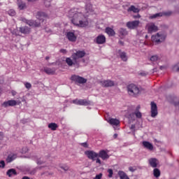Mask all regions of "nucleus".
<instances>
[{
	"mask_svg": "<svg viewBox=\"0 0 179 179\" xmlns=\"http://www.w3.org/2000/svg\"><path fill=\"white\" fill-rule=\"evenodd\" d=\"M69 17L71 18V23L78 27H86L89 24L87 17L78 8H71L69 11Z\"/></svg>",
	"mask_w": 179,
	"mask_h": 179,
	"instance_id": "obj_1",
	"label": "nucleus"
},
{
	"mask_svg": "<svg viewBox=\"0 0 179 179\" xmlns=\"http://www.w3.org/2000/svg\"><path fill=\"white\" fill-rule=\"evenodd\" d=\"M86 55V52L83 50H78L76 53H73L71 57L66 58V63L69 66L79 65L80 59Z\"/></svg>",
	"mask_w": 179,
	"mask_h": 179,
	"instance_id": "obj_2",
	"label": "nucleus"
},
{
	"mask_svg": "<svg viewBox=\"0 0 179 179\" xmlns=\"http://www.w3.org/2000/svg\"><path fill=\"white\" fill-rule=\"evenodd\" d=\"M127 93L131 97H138L141 94V88L135 84H130L127 87Z\"/></svg>",
	"mask_w": 179,
	"mask_h": 179,
	"instance_id": "obj_3",
	"label": "nucleus"
},
{
	"mask_svg": "<svg viewBox=\"0 0 179 179\" xmlns=\"http://www.w3.org/2000/svg\"><path fill=\"white\" fill-rule=\"evenodd\" d=\"M164 40H166V35L163 34L158 33L152 36V41L153 43H157V44H159V43H163Z\"/></svg>",
	"mask_w": 179,
	"mask_h": 179,
	"instance_id": "obj_4",
	"label": "nucleus"
},
{
	"mask_svg": "<svg viewBox=\"0 0 179 179\" xmlns=\"http://www.w3.org/2000/svg\"><path fill=\"white\" fill-rule=\"evenodd\" d=\"M73 104H77L78 106H90L92 102L87 99H74L73 100Z\"/></svg>",
	"mask_w": 179,
	"mask_h": 179,
	"instance_id": "obj_5",
	"label": "nucleus"
},
{
	"mask_svg": "<svg viewBox=\"0 0 179 179\" xmlns=\"http://www.w3.org/2000/svg\"><path fill=\"white\" fill-rule=\"evenodd\" d=\"M85 155L90 159V160H92L93 162L96 161V159L99 157V154L93 150H87L85 151Z\"/></svg>",
	"mask_w": 179,
	"mask_h": 179,
	"instance_id": "obj_6",
	"label": "nucleus"
},
{
	"mask_svg": "<svg viewBox=\"0 0 179 179\" xmlns=\"http://www.w3.org/2000/svg\"><path fill=\"white\" fill-rule=\"evenodd\" d=\"M22 104V101H15V100H9L8 101H5L3 103V107H13L15 106H19Z\"/></svg>",
	"mask_w": 179,
	"mask_h": 179,
	"instance_id": "obj_7",
	"label": "nucleus"
},
{
	"mask_svg": "<svg viewBox=\"0 0 179 179\" xmlns=\"http://www.w3.org/2000/svg\"><path fill=\"white\" fill-rule=\"evenodd\" d=\"M71 80H73V82H77V83H80L81 85L87 82V79L76 75H73L71 76Z\"/></svg>",
	"mask_w": 179,
	"mask_h": 179,
	"instance_id": "obj_8",
	"label": "nucleus"
},
{
	"mask_svg": "<svg viewBox=\"0 0 179 179\" xmlns=\"http://www.w3.org/2000/svg\"><path fill=\"white\" fill-rule=\"evenodd\" d=\"M139 20L128 22H127V27H128V29L134 30V29H136V27L139 26Z\"/></svg>",
	"mask_w": 179,
	"mask_h": 179,
	"instance_id": "obj_9",
	"label": "nucleus"
},
{
	"mask_svg": "<svg viewBox=\"0 0 179 179\" xmlns=\"http://www.w3.org/2000/svg\"><path fill=\"white\" fill-rule=\"evenodd\" d=\"M146 29L148 33H153V31H157V30H159V28L157 27V26H155V23L153 22L147 24Z\"/></svg>",
	"mask_w": 179,
	"mask_h": 179,
	"instance_id": "obj_10",
	"label": "nucleus"
},
{
	"mask_svg": "<svg viewBox=\"0 0 179 179\" xmlns=\"http://www.w3.org/2000/svg\"><path fill=\"white\" fill-rule=\"evenodd\" d=\"M157 114V105L155 102H151V117L155 118Z\"/></svg>",
	"mask_w": 179,
	"mask_h": 179,
	"instance_id": "obj_11",
	"label": "nucleus"
},
{
	"mask_svg": "<svg viewBox=\"0 0 179 179\" xmlns=\"http://www.w3.org/2000/svg\"><path fill=\"white\" fill-rule=\"evenodd\" d=\"M17 6L19 10H24L27 8V4L22 0H17Z\"/></svg>",
	"mask_w": 179,
	"mask_h": 179,
	"instance_id": "obj_12",
	"label": "nucleus"
},
{
	"mask_svg": "<svg viewBox=\"0 0 179 179\" xmlns=\"http://www.w3.org/2000/svg\"><path fill=\"white\" fill-rule=\"evenodd\" d=\"M98 157H100L102 160H108V159H110V155H108L107 151L102 150L99 151Z\"/></svg>",
	"mask_w": 179,
	"mask_h": 179,
	"instance_id": "obj_13",
	"label": "nucleus"
},
{
	"mask_svg": "<svg viewBox=\"0 0 179 179\" xmlns=\"http://www.w3.org/2000/svg\"><path fill=\"white\" fill-rule=\"evenodd\" d=\"M101 83L103 87H112V86H114L115 85L114 81L110 80L101 81Z\"/></svg>",
	"mask_w": 179,
	"mask_h": 179,
	"instance_id": "obj_14",
	"label": "nucleus"
},
{
	"mask_svg": "<svg viewBox=\"0 0 179 179\" xmlns=\"http://www.w3.org/2000/svg\"><path fill=\"white\" fill-rule=\"evenodd\" d=\"M94 43L96 44H104L106 43V36L104 35H99L94 39Z\"/></svg>",
	"mask_w": 179,
	"mask_h": 179,
	"instance_id": "obj_15",
	"label": "nucleus"
},
{
	"mask_svg": "<svg viewBox=\"0 0 179 179\" xmlns=\"http://www.w3.org/2000/svg\"><path fill=\"white\" fill-rule=\"evenodd\" d=\"M170 15H171V13L170 12L158 13L151 15L150 19H156L157 17H162V16H170Z\"/></svg>",
	"mask_w": 179,
	"mask_h": 179,
	"instance_id": "obj_16",
	"label": "nucleus"
},
{
	"mask_svg": "<svg viewBox=\"0 0 179 179\" xmlns=\"http://www.w3.org/2000/svg\"><path fill=\"white\" fill-rule=\"evenodd\" d=\"M26 23L31 27H40L41 24V22H38V21H33V20H26Z\"/></svg>",
	"mask_w": 179,
	"mask_h": 179,
	"instance_id": "obj_17",
	"label": "nucleus"
},
{
	"mask_svg": "<svg viewBox=\"0 0 179 179\" xmlns=\"http://www.w3.org/2000/svg\"><path fill=\"white\" fill-rule=\"evenodd\" d=\"M148 163L151 167L156 169V167H157V164H159V161L156 158H150L148 160Z\"/></svg>",
	"mask_w": 179,
	"mask_h": 179,
	"instance_id": "obj_18",
	"label": "nucleus"
},
{
	"mask_svg": "<svg viewBox=\"0 0 179 179\" xmlns=\"http://www.w3.org/2000/svg\"><path fill=\"white\" fill-rule=\"evenodd\" d=\"M47 17H48V15L47 14H45V13H43V12L38 13L37 19L39 20V22H41L43 23Z\"/></svg>",
	"mask_w": 179,
	"mask_h": 179,
	"instance_id": "obj_19",
	"label": "nucleus"
},
{
	"mask_svg": "<svg viewBox=\"0 0 179 179\" xmlns=\"http://www.w3.org/2000/svg\"><path fill=\"white\" fill-rule=\"evenodd\" d=\"M117 54L120 55L122 61L127 62L128 61V56L127 55V52L121 51V50H118Z\"/></svg>",
	"mask_w": 179,
	"mask_h": 179,
	"instance_id": "obj_20",
	"label": "nucleus"
},
{
	"mask_svg": "<svg viewBox=\"0 0 179 179\" xmlns=\"http://www.w3.org/2000/svg\"><path fill=\"white\" fill-rule=\"evenodd\" d=\"M66 37L69 41H72L73 43L76 41V36H75L73 32H67Z\"/></svg>",
	"mask_w": 179,
	"mask_h": 179,
	"instance_id": "obj_21",
	"label": "nucleus"
},
{
	"mask_svg": "<svg viewBox=\"0 0 179 179\" xmlns=\"http://www.w3.org/2000/svg\"><path fill=\"white\" fill-rule=\"evenodd\" d=\"M19 31L22 33V34H30V29L29 27H21L19 28Z\"/></svg>",
	"mask_w": 179,
	"mask_h": 179,
	"instance_id": "obj_22",
	"label": "nucleus"
},
{
	"mask_svg": "<svg viewBox=\"0 0 179 179\" xmlns=\"http://www.w3.org/2000/svg\"><path fill=\"white\" fill-rule=\"evenodd\" d=\"M107 122L110 124V125H113L115 127H117L120 125V121L117 119L109 118L107 120Z\"/></svg>",
	"mask_w": 179,
	"mask_h": 179,
	"instance_id": "obj_23",
	"label": "nucleus"
},
{
	"mask_svg": "<svg viewBox=\"0 0 179 179\" xmlns=\"http://www.w3.org/2000/svg\"><path fill=\"white\" fill-rule=\"evenodd\" d=\"M17 157V155L16 154H10L6 159V162L7 163H11V162H13V160H15V159Z\"/></svg>",
	"mask_w": 179,
	"mask_h": 179,
	"instance_id": "obj_24",
	"label": "nucleus"
},
{
	"mask_svg": "<svg viewBox=\"0 0 179 179\" xmlns=\"http://www.w3.org/2000/svg\"><path fill=\"white\" fill-rule=\"evenodd\" d=\"M43 72L47 73V75H54V73H55V69L47 67L43 69Z\"/></svg>",
	"mask_w": 179,
	"mask_h": 179,
	"instance_id": "obj_25",
	"label": "nucleus"
},
{
	"mask_svg": "<svg viewBox=\"0 0 179 179\" xmlns=\"http://www.w3.org/2000/svg\"><path fill=\"white\" fill-rule=\"evenodd\" d=\"M143 145L146 149H148V150H153V145L152 143H150V142L143 141Z\"/></svg>",
	"mask_w": 179,
	"mask_h": 179,
	"instance_id": "obj_26",
	"label": "nucleus"
},
{
	"mask_svg": "<svg viewBox=\"0 0 179 179\" xmlns=\"http://www.w3.org/2000/svg\"><path fill=\"white\" fill-rule=\"evenodd\" d=\"M105 31L107 34H108V36H115V31H114V29L110 27H106Z\"/></svg>",
	"mask_w": 179,
	"mask_h": 179,
	"instance_id": "obj_27",
	"label": "nucleus"
},
{
	"mask_svg": "<svg viewBox=\"0 0 179 179\" xmlns=\"http://www.w3.org/2000/svg\"><path fill=\"white\" fill-rule=\"evenodd\" d=\"M119 34H120V37H121V38H124V36H127L128 34V31H127V29H125L124 28H121L119 30Z\"/></svg>",
	"mask_w": 179,
	"mask_h": 179,
	"instance_id": "obj_28",
	"label": "nucleus"
},
{
	"mask_svg": "<svg viewBox=\"0 0 179 179\" xmlns=\"http://www.w3.org/2000/svg\"><path fill=\"white\" fill-rule=\"evenodd\" d=\"M6 174L8 177H13V176H17V173L16 172V170L11 169L7 171Z\"/></svg>",
	"mask_w": 179,
	"mask_h": 179,
	"instance_id": "obj_29",
	"label": "nucleus"
},
{
	"mask_svg": "<svg viewBox=\"0 0 179 179\" xmlns=\"http://www.w3.org/2000/svg\"><path fill=\"white\" fill-rule=\"evenodd\" d=\"M127 12H134V13H139V10L135 6H131L128 9Z\"/></svg>",
	"mask_w": 179,
	"mask_h": 179,
	"instance_id": "obj_30",
	"label": "nucleus"
},
{
	"mask_svg": "<svg viewBox=\"0 0 179 179\" xmlns=\"http://www.w3.org/2000/svg\"><path fill=\"white\" fill-rule=\"evenodd\" d=\"M118 176L120 178V179H129L128 176H127V173H125V172H124L122 171H120L118 172Z\"/></svg>",
	"mask_w": 179,
	"mask_h": 179,
	"instance_id": "obj_31",
	"label": "nucleus"
},
{
	"mask_svg": "<svg viewBox=\"0 0 179 179\" xmlns=\"http://www.w3.org/2000/svg\"><path fill=\"white\" fill-rule=\"evenodd\" d=\"M141 108L140 106H138L134 112V115H136V118H142V113L139 111Z\"/></svg>",
	"mask_w": 179,
	"mask_h": 179,
	"instance_id": "obj_32",
	"label": "nucleus"
},
{
	"mask_svg": "<svg viewBox=\"0 0 179 179\" xmlns=\"http://www.w3.org/2000/svg\"><path fill=\"white\" fill-rule=\"evenodd\" d=\"M48 128H50L51 131H57V128H58V124L52 122L48 124Z\"/></svg>",
	"mask_w": 179,
	"mask_h": 179,
	"instance_id": "obj_33",
	"label": "nucleus"
},
{
	"mask_svg": "<svg viewBox=\"0 0 179 179\" xmlns=\"http://www.w3.org/2000/svg\"><path fill=\"white\" fill-rule=\"evenodd\" d=\"M153 174L154 177H155L156 178H159V177H160V170L157 168L154 169Z\"/></svg>",
	"mask_w": 179,
	"mask_h": 179,
	"instance_id": "obj_34",
	"label": "nucleus"
},
{
	"mask_svg": "<svg viewBox=\"0 0 179 179\" xmlns=\"http://www.w3.org/2000/svg\"><path fill=\"white\" fill-rule=\"evenodd\" d=\"M85 9L87 12H93V6L92 3H88L86 5Z\"/></svg>",
	"mask_w": 179,
	"mask_h": 179,
	"instance_id": "obj_35",
	"label": "nucleus"
},
{
	"mask_svg": "<svg viewBox=\"0 0 179 179\" xmlns=\"http://www.w3.org/2000/svg\"><path fill=\"white\" fill-rule=\"evenodd\" d=\"M157 59H159V57H157V55L152 56L150 58V61H152V62H156Z\"/></svg>",
	"mask_w": 179,
	"mask_h": 179,
	"instance_id": "obj_36",
	"label": "nucleus"
},
{
	"mask_svg": "<svg viewBox=\"0 0 179 179\" xmlns=\"http://www.w3.org/2000/svg\"><path fill=\"white\" fill-rule=\"evenodd\" d=\"M108 177L109 178H111V177H113V175L114 174V172L113 171V169H108Z\"/></svg>",
	"mask_w": 179,
	"mask_h": 179,
	"instance_id": "obj_37",
	"label": "nucleus"
},
{
	"mask_svg": "<svg viewBox=\"0 0 179 179\" xmlns=\"http://www.w3.org/2000/svg\"><path fill=\"white\" fill-rule=\"evenodd\" d=\"M173 70L174 72H179V63L173 66Z\"/></svg>",
	"mask_w": 179,
	"mask_h": 179,
	"instance_id": "obj_38",
	"label": "nucleus"
},
{
	"mask_svg": "<svg viewBox=\"0 0 179 179\" xmlns=\"http://www.w3.org/2000/svg\"><path fill=\"white\" fill-rule=\"evenodd\" d=\"M8 15L10 16H15V15H16V11H15V10H10L8 11Z\"/></svg>",
	"mask_w": 179,
	"mask_h": 179,
	"instance_id": "obj_39",
	"label": "nucleus"
},
{
	"mask_svg": "<svg viewBox=\"0 0 179 179\" xmlns=\"http://www.w3.org/2000/svg\"><path fill=\"white\" fill-rule=\"evenodd\" d=\"M60 169H62V170H64V171H68V170H69V166L65 165V166H61Z\"/></svg>",
	"mask_w": 179,
	"mask_h": 179,
	"instance_id": "obj_40",
	"label": "nucleus"
},
{
	"mask_svg": "<svg viewBox=\"0 0 179 179\" xmlns=\"http://www.w3.org/2000/svg\"><path fill=\"white\" fill-rule=\"evenodd\" d=\"M24 86L27 89H31V84L29 83H24Z\"/></svg>",
	"mask_w": 179,
	"mask_h": 179,
	"instance_id": "obj_41",
	"label": "nucleus"
},
{
	"mask_svg": "<svg viewBox=\"0 0 179 179\" xmlns=\"http://www.w3.org/2000/svg\"><path fill=\"white\" fill-rule=\"evenodd\" d=\"M36 163H37V164H43L44 163V162H43V160H41V158H39V159H36Z\"/></svg>",
	"mask_w": 179,
	"mask_h": 179,
	"instance_id": "obj_42",
	"label": "nucleus"
},
{
	"mask_svg": "<svg viewBox=\"0 0 179 179\" xmlns=\"http://www.w3.org/2000/svg\"><path fill=\"white\" fill-rule=\"evenodd\" d=\"M101 177H103V173H99L94 178V179H101Z\"/></svg>",
	"mask_w": 179,
	"mask_h": 179,
	"instance_id": "obj_43",
	"label": "nucleus"
},
{
	"mask_svg": "<svg viewBox=\"0 0 179 179\" xmlns=\"http://www.w3.org/2000/svg\"><path fill=\"white\" fill-rule=\"evenodd\" d=\"M3 169L5 167V161H1L0 162V168Z\"/></svg>",
	"mask_w": 179,
	"mask_h": 179,
	"instance_id": "obj_44",
	"label": "nucleus"
},
{
	"mask_svg": "<svg viewBox=\"0 0 179 179\" xmlns=\"http://www.w3.org/2000/svg\"><path fill=\"white\" fill-rule=\"evenodd\" d=\"M96 163H98V164H101V160H100V158L99 157L96 158Z\"/></svg>",
	"mask_w": 179,
	"mask_h": 179,
	"instance_id": "obj_45",
	"label": "nucleus"
},
{
	"mask_svg": "<svg viewBox=\"0 0 179 179\" xmlns=\"http://www.w3.org/2000/svg\"><path fill=\"white\" fill-rule=\"evenodd\" d=\"M60 52H62V54H66L67 51L65 49H61Z\"/></svg>",
	"mask_w": 179,
	"mask_h": 179,
	"instance_id": "obj_46",
	"label": "nucleus"
},
{
	"mask_svg": "<svg viewBox=\"0 0 179 179\" xmlns=\"http://www.w3.org/2000/svg\"><path fill=\"white\" fill-rule=\"evenodd\" d=\"M129 171H132V172L135 171V169H134V167H132V166H130L129 168Z\"/></svg>",
	"mask_w": 179,
	"mask_h": 179,
	"instance_id": "obj_47",
	"label": "nucleus"
},
{
	"mask_svg": "<svg viewBox=\"0 0 179 179\" xmlns=\"http://www.w3.org/2000/svg\"><path fill=\"white\" fill-rule=\"evenodd\" d=\"M13 34H15V36H20L19 33L16 31H13Z\"/></svg>",
	"mask_w": 179,
	"mask_h": 179,
	"instance_id": "obj_48",
	"label": "nucleus"
},
{
	"mask_svg": "<svg viewBox=\"0 0 179 179\" xmlns=\"http://www.w3.org/2000/svg\"><path fill=\"white\" fill-rule=\"evenodd\" d=\"M174 104L176 107H178V108H179V102H176Z\"/></svg>",
	"mask_w": 179,
	"mask_h": 179,
	"instance_id": "obj_49",
	"label": "nucleus"
},
{
	"mask_svg": "<svg viewBox=\"0 0 179 179\" xmlns=\"http://www.w3.org/2000/svg\"><path fill=\"white\" fill-rule=\"evenodd\" d=\"M84 148H87V143H84L82 144Z\"/></svg>",
	"mask_w": 179,
	"mask_h": 179,
	"instance_id": "obj_50",
	"label": "nucleus"
},
{
	"mask_svg": "<svg viewBox=\"0 0 179 179\" xmlns=\"http://www.w3.org/2000/svg\"><path fill=\"white\" fill-rule=\"evenodd\" d=\"M36 171H37L36 169H34L31 172V174H35Z\"/></svg>",
	"mask_w": 179,
	"mask_h": 179,
	"instance_id": "obj_51",
	"label": "nucleus"
},
{
	"mask_svg": "<svg viewBox=\"0 0 179 179\" xmlns=\"http://www.w3.org/2000/svg\"><path fill=\"white\" fill-rule=\"evenodd\" d=\"M119 44H120V45H124V42L122 41H120Z\"/></svg>",
	"mask_w": 179,
	"mask_h": 179,
	"instance_id": "obj_52",
	"label": "nucleus"
},
{
	"mask_svg": "<svg viewBox=\"0 0 179 179\" xmlns=\"http://www.w3.org/2000/svg\"><path fill=\"white\" fill-rule=\"evenodd\" d=\"M117 136H118V134H115L113 135V138H114L115 139H116V138H117Z\"/></svg>",
	"mask_w": 179,
	"mask_h": 179,
	"instance_id": "obj_53",
	"label": "nucleus"
},
{
	"mask_svg": "<svg viewBox=\"0 0 179 179\" xmlns=\"http://www.w3.org/2000/svg\"><path fill=\"white\" fill-rule=\"evenodd\" d=\"M28 2H34V1H37V0H27Z\"/></svg>",
	"mask_w": 179,
	"mask_h": 179,
	"instance_id": "obj_54",
	"label": "nucleus"
},
{
	"mask_svg": "<svg viewBox=\"0 0 179 179\" xmlns=\"http://www.w3.org/2000/svg\"><path fill=\"white\" fill-rule=\"evenodd\" d=\"M45 59H46V61H48V59H50V57L47 56V57H45Z\"/></svg>",
	"mask_w": 179,
	"mask_h": 179,
	"instance_id": "obj_55",
	"label": "nucleus"
},
{
	"mask_svg": "<svg viewBox=\"0 0 179 179\" xmlns=\"http://www.w3.org/2000/svg\"><path fill=\"white\" fill-rule=\"evenodd\" d=\"M12 94H13V96H15V94H16V92H12Z\"/></svg>",
	"mask_w": 179,
	"mask_h": 179,
	"instance_id": "obj_56",
	"label": "nucleus"
},
{
	"mask_svg": "<svg viewBox=\"0 0 179 179\" xmlns=\"http://www.w3.org/2000/svg\"><path fill=\"white\" fill-rule=\"evenodd\" d=\"M134 128H135L134 125H131V129H134Z\"/></svg>",
	"mask_w": 179,
	"mask_h": 179,
	"instance_id": "obj_57",
	"label": "nucleus"
},
{
	"mask_svg": "<svg viewBox=\"0 0 179 179\" xmlns=\"http://www.w3.org/2000/svg\"><path fill=\"white\" fill-rule=\"evenodd\" d=\"M2 135H3V134L2 132H0V136H2Z\"/></svg>",
	"mask_w": 179,
	"mask_h": 179,
	"instance_id": "obj_58",
	"label": "nucleus"
},
{
	"mask_svg": "<svg viewBox=\"0 0 179 179\" xmlns=\"http://www.w3.org/2000/svg\"><path fill=\"white\" fill-rule=\"evenodd\" d=\"M136 17H141V15H138L136 16Z\"/></svg>",
	"mask_w": 179,
	"mask_h": 179,
	"instance_id": "obj_59",
	"label": "nucleus"
},
{
	"mask_svg": "<svg viewBox=\"0 0 179 179\" xmlns=\"http://www.w3.org/2000/svg\"><path fill=\"white\" fill-rule=\"evenodd\" d=\"M24 149H25V150H27V148H25Z\"/></svg>",
	"mask_w": 179,
	"mask_h": 179,
	"instance_id": "obj_60",
	"label": "nucleus"
},
{
	"mask_svg": "<svg viewBox=\"0 0 179 179\" xmlns=\"http://www.w3.org/2000/svg\"><path fill=\"white\" fill-rule=\"evenodd\" d=\"M0 93H1V88H0Z\"/></svg>",
	"mask_w": 179,
	"mask_h": 179,
	"instance_id": "obj_61",
	"label": "nucleus"
}]
</instances>
